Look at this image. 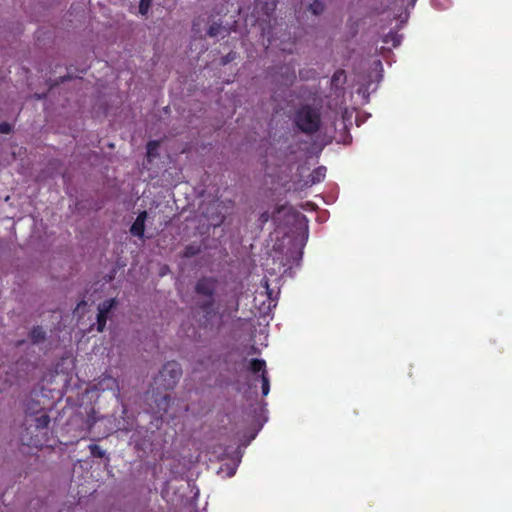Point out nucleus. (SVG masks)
Wrapping results in <instances>:
<instances>
[{"label": "nucleus", "mask_w": 512, "mask_h": 512, "mask_svg": "<svg viewBox=\"0 0 512 512\" xmlns=\"http://www.w3.org/2000/svg\"><path fill=\"white\" fill-rule=\"evenodd\" d=\"M218 280L214 277L203 276L199 278L194 286V306L192 308L194 317L200 328L213 329L215 319L219 314V307L216 304V291Z\"/></svg>", "instance_id": "1"}, {"label": "nucleus", "mask_w": 512, "mask_h": 512, "mask_svg": "<svg viewBox=\"0 0 512 512\" xmlns=\"http://www.w3.org/2000/svg\"><path fill=\"white\" fill-rule=\"evenodd\" d=\"M28 426L25 429V434L22 435V442L30 447L41 448L45 444L44 436L46 435L45 430L48 428L50 423L49 415L42 411L40 408L39 415L32 419H26Z\"/></svg>", "instance_id": "2"}, {"label": "nucleus", "mask_w": 512, "mask_h": 512, "mask_svg": "<svg viewBox=\"0 0 512 512\" xmlns=\"http://www.w3.org/2000/svg\"><path fill=\"white\" fill-rule=\"evenodd\" d=\"M294 123L301 132L313 135L321 126L320 112L310 105H304L296 111Z\"/></svg>", "instance_id": "3"}, {"label": "nucleus", "mask_w": 512, "mask_h": 512, "mask_svg": "<svg viewBox=\"0 0 512 512\" xmlns=\"http://www.w3.org/2000/svg\"><path fill=\"white\" fill-rule=\"evenodd\" d=\"M182 376L181 365L176 361H168L162 367L156 378V383L165 390H172Z\"/></svg>", "instance_id": "4"}, {"label": "nucleus", "mask_w": 512, "mask_h": 512, "mask_svg": "<svg viewBox=\"0 0 512 512\" xmlns=\"http://www.w3.org/2000/svg\"><path fill=\"white\" fill-rule=\"evenodd\" d=\"M248 370L253 374L260 373L262 394L263 396H267L270 391V380L268 377V372L266 370L265 360L251 359L249 361Z\"/></svg>", "instance_id": "5"}, {"label": "nucleus", "mask_w": 512, "mask_h": 512, "mask_svg": "<svg viewBox=\"0 0 512 512\" xmlns=\"http://www.w3.org/2000/svg\"><path fill=\"white\" fill-rule=\"evenodd\" d=\"M147 211H141L136 220L133 222V224L130 227V233L133 236H137L139 238H143L144 232H145V221L147 219Z\"/></svg>", "instance_id": "6"}, {"label": "nucleus", "mask_w": 512, "mask_h": 512, "mask_svg": "<svg viewBox=\"0 0 512 512\" xmlns=\"http://www.w3.org/2000/svg\"><path fill=\"white\" fill-rule=\"evenodd\" d=\"M326 171L327 169L324 166L315 168L309 175L308 183H310V185H314L322 182L325 179Z\"/></svg>", "instance_id": "7"}, {"label": "nucleus", "mask_w": 512, "mask_h": 512, "mask_svg": "<svg viewBox=\"0 0 512 512\" xmlns=\"http://www.w3.org/2000/svg\"><path fill=\"white\" fill-rule=\"evenodd\" d=\"M160 146V142L156 140H151L147 143L146 146V154L148 159L152 160L159 156L158 149Z\"/></svg>", "instance_id": "8"}, {"label": "nucleus", "mask_w": 512, "mask_h": 512, "mask_svg": "<svg viewBox=\"0 0 512 512\" xmlns=\"http://www.w3.org/2000/svg\"><path fill=\"white\" fill-rule=\"evenodd\" d=\"M115 306H116L115 299L112 298V299L105 300L101 304H99L98 312L109 316V313Z\"/></svg>", "instance_id": "9"}, {"label": "nucleus", "mask_w": 512, "mask_h": 512, "mask_svg": "<svg viewBox=\"0 0 512 512\" xmlns=\"http://www.w3.org/2000/svg\"><path fill=\"white\" fill-rule=\"evenodd\" d=\"M171 397L168 394L163 395L159 402L157 403V412L158 413H167L168 408L170 406Z\"/></svg>", "instance_id": "10"}, {"label": "nucleus", "mask_w": 512, "mask_h": 512, "mask_svg": "<svg viewBox=\"0 0 512 512\" xmlns=\"http://www.w3.org/2000/svg\"><path fill=\"white\" fill-rule=\"evenodd\" d=\"M308 10L313 15L318 16V15H321L324 12L325 5H324V3L321 0H313V2L310 3V5H309Z\"/></svg>", "instance_id": "11"}, {"label": "nucleus", "mask_w": 512, "mask_h": 512, "mask_svg": "<svg viewBox=\"0 0 512 512\" xmlns=\"http://www.w3.org/2000/svg\"><path fill=\"white\" fill-rule=\"evenodd\" d=\"M30 339L33 343H38L45 339V331L42 327H34L30 332Z\"/></svg>", "instance_id": "12"}, {"label": "nucleus", "mask_w": 512, "mask_h": 512, "mask_svg": "<svg viewBox=\"0 0 512 512\" xmlns=\"http://www.w3.org/2000/svg\"><path fill=\"white\" fill-rule=\"evenodd\" d=\"M400 35H398L396 32L390 31L388 34H386L383 38V42L388 44L391 43L393 47H397L400 45Z\"/></svg>", "instance_id": "13"}, {"label": "nucleus", "mask_w": 512, "mask_h": 512, "mask_svg": "<svg viewBox=\"0 0 512 512\" xmlns=\"http://www.w3.org/2000/svg\"><path fill=\"white\" fill-rule=\"evenodd\" d=\"M223 30V26L221 23H217V22H214L210 25L208 31H207V34L210 36V37H216L218 36L221 31Z\"/></svg>", "instance_id": "14"}, {"label": "nucleus", "mask_w": 512, "mask_h": 512, "mask_svg": "<svg viewBox=\"0 0 512 512\" xmlns=\"http://www.w3.org/2000/svg\"><path fill=\"white\" fill-rule=\"evenodd\" d=\"M90 453L93 457L103 458L105 455V451L97 444L89 445Z\"/></svg>", "instance_id": "15"}, {"label": "nucleus", "mask_w": 512, "mask_h": 512, "mask_svg": "<svg viewBox=\"0 0 512 512\" xmlns=\"http://www.w3.org/2000/svg\"><path fill=\"white\" fill-rule=\"evenodd\" d=\"M108 316L98 312L97 314V331L103 332L106 327Z\"/></svg>", "instance_id": "16"}, {"label": "nucleus", "mask_w": 512, "mask_h": 512, "mask_svg": "<svg viewBox=\"0 0 512 512\" xmlns=\"http://www.w3.org/2000/svg\"><path fill=\"white\" fill-rule=\"evenodd\" d=\"M199 252L200 249L198 247L188 245L184 248L183 256L189 258L197 255Z\"/></svg>", "instance_id": "17"}, {"label": "nucleus", "mask_w": 512, "mask_h": 512, "mask_svg": "<svg viewBox=\"0 0 512 512\" xmlns=\"http://www.w3.org/2000/svg\"><path fill=\"white\" fill-rule=\"evenodd\" d=\"M276 0H272L271 2H265L264 6L262 7L263 10H265V14L267 16H270L274 10L276 9Z\"/></svg>", "instance_id": "18"}, {"label": "nucleus", "mask_w": 512, "mask_h": 512, "mask_svg": "<svg viewBox=\"0 0 512 512\" xmlns=\"http://www.w3.org/2000/svg\"><path fill=\"white\" fill-rule=\"evenodd\" d=\"M150 5H151V1L140 0L139 12L142 15H145L148 12V10H149Z\"/></svg>", "instance_id": "19"}, {"label": "nucleus", "mask_w": 512, "mask_h": 512, "mask_svg": "<svg viewBox=\"0 0 512 512\" xmlns=\"http://www.w3.org/2000/svg\"><path fill=\"white\" fill-rule=\"evenodd\" d=\"M236 57V54L234 52H230L228 53L226 56H224L222 59H221V63L223 65H226L227 63H229L230 61L234 60Z\"/></svg>", "instance_id": "20"}, {"label": "nucleus", "mask_w": 512, "mask_h": 512, "mask_svg": "<svg viewBox=\"0 0 512 512\" xmlns=\"http://www.w3.org/2000/svg\"><path fill=\"white\" fill-rule=\"evenodd\" d=\"M11 131V125L9 123H1L0 124V132L1 133H4V134H7Z\"/></svg>", "instance_id": "21"}, {"label": "nucleus", "mask_w": 512, "mask_h": 512, "mask_svg": "<svg viewBox=\"0 0 512 512\" xmlns=\"http://www.w3.org/2000/svg\"><path fill=\"white\" fill-rule=\"evenodd\" d=\"M344 75H345L344 70L336 71L332 77V82L335 83L336 81H338L340 79L341 76H344Z\"/></svg>", "instance_id": "22"}]
</instances>
